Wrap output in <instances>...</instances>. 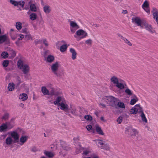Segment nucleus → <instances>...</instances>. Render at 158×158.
I'll list each match as a JSON object with an SVG mask.
<instances>
[{
	"label": "nucleus",
	"instance_id": "7",
	"mask_svg": "<svg viewBox=\"0 0 158 158\" xmlns=\"http://www.w3.org/2000/svg\"><path fill=\"white\" fill-rule=\"evenodd\" d=\"M60 109L64 110L66 113H69V106L68 104L66 103L62 102L60 104Z\"/></svg>",
	"mask_w": 158,
	"mask_h": 158
},
{
	"label": "nucleus",
	"instance_id": "58",
	"mask_svg": "<svg viewBox=\"0 0 158 158\" xmlns=\"http://www.w3.org/2000/svg\"><path fill=\"white\" fill-rule=\"evenodd\" d=\"M90 152V151L88 150H85L83 152V154L85 155L86 156Z\"/></svg>",
	"mask_w": 158,
	"mask_h": 158
},
{
	"label": "nucleus",
	"instance_id": "52",
	"mask_svg": "<svg viewBox=\"0 0 158 158\" xmlns=\"http://www.w3.org/2000/svg\"><path fill=\"white\" fill-rule=\"evenodd\" d=\"M31 36L29 34L26 35L25 36V38L26 40H29L31 38Z\"/></svg>",
	"mask_w": 158,
	"mask_h": 158
},
{
	"label": "nucleus",
	"instance_id": "43",
	"mask_svg": "<svg viewBox=\"0 0 158 158\" xmlns=\"http://www.w3.org/2000/svg\"><path fill=\"white\" fill-rule=\"evenodd\" d=\"M130 112L131 114H135L137 112L136 110V109H135V108L134 107L132 108L130 110Z\"/></svg>",
	"mask_w": 158,
	"mask_h": 158
},
{
	"label": "nucleus",
	"instance_id": "30",
	"mask_svg": "<svg viewBox=\"0 0 158 158\" xmlns=\"http://www.w3.org/2000/svg\"><path fill=\"white\" fill-rule=\"evenodd\" d=\"M15 85L13 83H9L8 86V89L9 91H12L14 89Z\"/></svg>",
	"mask_w": 158,
	"mask_h": 158
},
{
	"label": "nucleus",
	"instance_id": "11",
	"mask_svg": "<svg viewBox=\"0 0 158 158\" xmlns=\"http://www.w3.org/2000/svg\"><path fill=\"white\" fill-rule=\"evenodd\" d=\"M6 42L9 43L8 37L6 34L0 36V44Z\"/></svg>",
	"mask_w": 158,
	"mask_h": 158
},
{
	"label": "nucleus",
	"instance_id": "21",
	"mask_svg": "<svg viewBox=\"0 0 158 158\" xmlns=\"http://www.w3.org/2000/svg\"><path fill=\"white\" fill-rule=\"evenodd\" d=\"M41 91L44 95H49V90L47 89L46 87H42L41 88Z\"/></svg>",
	"mask_w": 158,
	"mask_h": 158
},
{
	"label": "nucleus",
	"instance_id": "8",
	"mask_svg": "<svg viewBox=\"0 0 158 158\" xmlns=\"http://www.w3.org/2000/svg\"><path fill=\"white\" fill-rule=\"evenodd\" d=\"M9 123L7 122H6L3 123L0 126V132H6L8 130V126H9Z\"/></svg>",
	"mask_w": 158,
	"mask_h": 158
},
{
	"label": "nucleus",
	"instance_id": "6",
	"mask_svg": "<svg viewBox=\"0 0 158 158\" xmlns=\"http://www.w3.org/2000/svg\"><path fill=\"white\" fill-rule=\"evenodd\" d=\"M69 111L74 115L77 116L78 113L77 108L72 105H70V107L69 108Z\"/></svg>",
	"mask_w": 158,
	"mask_h": 158
},
{
	"label": "nucleus",
	"instance_id": "54",
	"mask_svg": "<svg viewBox=\"0 0 158 158\" xmlns=\"http://www.w3.org/2000/svg\"><path fill=\"white\" fill-rule=\"evenodd\" d=\"M43 42L45 46H48V42L46 39H44L43 40Z\"/></svg>",
	"mask_w": 158,
	"mask_h": 158
},
{
	"label": "nucleus",
	"instance_id": "63",
	"mask_svg": "<svg viewBox=\"0 0 158 158\" xmlns=\"http://www.w3.org/2000/svg\"><path fill=\"white\" fill-rule=\"evenodd\" d=\"M143 9L145 11H146L147 13H150V10L149 9L148 7L144 8Z\"/></svg>",
	"mask_w": 158,
	"mask_h": 158
},
{
	"label": "nucleus",
	"instance_id": "13",
	"mask_svg": "<svg viewBox=\"0 0 158 158\" xmlns=\"http://www.w3.org/2000/svg\"><path fill=\"white\" fill-rule=\"evenodd\" d=\"M32 1L30 0L28 2L30 10L32 12H35L37 10L36 6L35 4L32 3Z\"/></svg>",
	"mask_w": 158,
	"mask_h": 158
},
{
	"label": "nucleus",
	"instance_id": "16",
	"mask_svg": "<svg viewBox=\"0 0 158 158\" xmlns=\"http://www.w3.org/2000/svg\"><path fill=\"white\" fill-rule=\"evenodd\" d=\"M27 139L28 137L27 136H22L19 139V142L20 143V145H23L27 141Z\"/></svg>",
	"mask_w": 158,
	"mask_h": 158
},
{
	"label": "nucleus",
	"instance_id": "48",
	"mask_svg": "<svg viewBox=\"0 0 158 158\" xmlns=\"http://www.w3.org/2000/svg\"><path fill=\"white\" fill-rule=\"evenodd\" d=\"M92 41L91 39H89L85 41V43L87 45H91L92 44Z\"/></svg>",
	"mask_w": 158,
	"mask_h": 158
},
{
	"label": "nucleus",
	"instance_id": "37",
	"mask_svg": "<svg viewBox=\"0 0 158 158\" xmlns=\"http://www.w3.org/2000/svg\"><path fill=\"white\" fill-rule=\"evenodd\" d=\"M132 131L133 132V133L131 135V138H134L137 135H138V132L136 130L133 129H132Z\"/></svg>",
	"mask_w": 158,
	"mask_h": 158
},
{
	"label": "nucleus",
	"instance_id": "39",
	"mask_svg": "<svg viewBox=\"0 0 158 158\" xmlns=\"http://www.w3.org/2000/svg\"><path fill=\"white\" fill-rule=\"evenodd\" d=\"M9 116V113L7 112H6L4 114V115L2 118L3 119H4L5 120H6L8 119Z\"/></svg>",
	"mask_w": 158,
	"mask_h": 158
},
{
	"label": "nucleus",
	"instance_id": "20",
	"mask_svg": "<svg viewBox=\"0 0 158 158\" xmlns=\"http://www.w3.org/2000/svg\"><path fill=\"white\" fill-rule=\"evenodd\" d=\"M121 39L123 41L125 44H127L128 45L130 46H132V44L126 38L124 37L123 36H121Z\"/></svg>",
	"mask_w": 158,
	"mask_h": 158
},
{
	"label": "nucleus",
	"instance_id": "5",
	"mask_svg": "<svg viewBox=\"0 0 158 158\" xmlns=\"http://www.w3.org/2000/svg\"><path fill=\"white\" fill-rule=\"evenodd\" d=\"M60 66V64L58 62H56L55 63L52 64L51 67V69L52 72L54 74L58 69Z\"/></svg>",
	"mask_w": 158,
	"mask_h": 158
},
{
	"label": "nucleus",
	"instance_id": "47",
	"mask_svg": "<svg viewBox=\"0 0 158 158\" xmlns=\"http://www.w3.org/2000/svg\"><path fill=\"white\" fill-rule=\"evenodd\" d=\"M10 3L13 5L15 6H18V2L15 0H10Z\"/></svg>",
	"mask_w": 158,
	"mask_h": 158
},
{
	"label": "nucleus",
	"instance_id": "23",
	"mask_svg": "<svg viewBox=\"0 0 158 158\" xmlns=\"http://www.w3.org/2000/svg\"><path fill=\"white\" fill-rule=\"evenodd\" d=\"M96 130L97 132L99 135H103L104 133H103L102 130L101 128L98 126H97L96 127Z\"/></svg>",
	"mask_w": 158,
	"mask_h": 158
},
{
	"label": "nucleus",
	"instance_id": "26",
	"mask_svg": "<svg viewBox=\"0 0 158 158\" xmlns=\"http://www.w3.org/2000/svg\"><path fill=\"white\" fill-rule=\"evenodd\" d=\"M62 100V98L58 96L57 97L56 100L53 103L55 105H57L58 106H59L60 104L61 103H60L61 101Z\"/></svg>",
	"mask_w": 158,
	"mask_h": 158
},
{
	"label": "nucleus",
	"instance_id": "50",
	"mask_svg": "<svg viewBox=\"0 0 158 158\" xmlns=\"http://www.w3.org/2000/svg\"><path fill=\"white\" fill-rule=\"evenodd\" d=\"M139 109L136 108V110L137 111V112H138L139 113H141V114L142 113V112H143V108L142 107H139Z\"/></svg>",
	"mask_w": 158,
	"mask_h": 158
},
{
	"label": "nucleus",
	"instance_id": "42",
	"mask_svg": "<svg viewBox=\"0 0 158 158\" xmlns=\"http://www.w3.org/2000/svg\"><path fill=\"white\" fill-rule=\"evenodd\" d=\"M84 118L87 120L91 121L92 119V117L89 115H85L84 116Z\"/></svg>",
	"mask_w": 158,
	"mask_h": 158
},
{
	"label": "nucleus",
	"instance_id": "3",
	"mask_svg": "<svg viewBox=\"0 0 158 158\" xmlns=\"http://www.w3.org/2000/svg\"><path fill=\"white\" fill-rule=\"evenodd\" d=\"M107 100L109 102L110 106L114 107H116V103L119 101V99L112 96H107L106 97Z\"/></svg>",
	"mask_w": 158,
	"mask_h": 158
},
{
	"label": "nucleus",
	"instance_id": "24",
	"mask_svg": "<svg viewBox=\"0 0 158 158\" xmlns=\"http://www.w3.org/2000/svg\"><path fill=\"white\" fill-rule=\"evenodd\" d=\"M61 146L64 150L68 151L70 149V148L68 146L66 143L64 142L61 143Z\"/></svg>",
	"mask_w": 158,
	"mask_h": 158
},
{
	"label": "nucleus",
	"instance_id": "56",
	"mask_svg": "<svg viewBox=\"0 0 158 158\" xmlns=\"http://www.w3.org/2000/svg\"><path fill=\"white\" fill-rule=\"evenodd\" d=\"M54 94V90L53 88H52L49 93V95H53Z\"/></svg>",
	"mask_w": 158,
	"mask_h": 158
},
{
	"label": "nucleus",
	"instance_id": "40",
	"mask_svg": "<svg viewBox=\"0 0 158 158\" xmlns=\"http://www.w3.org/2000/svg\"><path fill=\"white\" fill-rule=\"evenodd\" d=\"M16 52L15 51L11 50L10 51L9 54L11 55V58H13L16 56Z\"/></svg>",
	"mask_w": 158,
	"mask_h": 158
},
{
	"label": "nucleus",
	"instance_id": "28",
	"mask_svg": "<svg viewBox=\"0 0 158 158\" xmlns=\"http://www.w3.org/2000/svg\"><path fill=\"white\" fill-rule=\"evenodd\" d=\"M28 98L27 95L25 93L20 94L19 96V98L22 99L23 101L27 100Z\"/></svg>",
	"mask_w": 158,
	"mask_h": 158
},
{
	"label": "nucleus",
	"instance_id": "32",
	"mask_svg": "<svg viewBox=\"0 0 158 158\" xmlns=\"http://www.w3.org/2000/svg\"><path fill=\"white\" fill-rule=\"evenodd\" d=\"M140 116L142 120L145 123H147V120L145 116V115L143 112H142Z\"/></svg>",
	"mask_w": 158,
	"mask_h": 158
},
{
	"label": "nucleus",
	"instance_id": "25",
	"mask_svg": "<svg viewBox=\"0 0 158 158\" xmlns=\"http://www.w3.org/2000/svg\"><path fill=\"white\" fill-rule=\"evenodd\" d=\"M37 14L34 13H31L29 15V18L32 20H34L37 18Z\"/></svg>",
	"mask_w": 158,
	"mask_h": 158
},
{
	"label": "nucleus",
	"instance_id": "17",
	"mask_svg": "<svg viewBox=\"0 0 158 158\" xmlns=\"http://www.w3.org/2000/svg\"><path fill=\"white\" fill-rule=\"evenodd\" d=\"M44 153L46 156L49 158H52L55 155L53 152H51L47 151L46 150H44Z\"/></svg>",
	"mask_w": 158,
	"mask_h": 158
},
{
	"label": "nucleus",
	"instance_id": "35",
	"mask_svg": "<svg viewBox=\"0 0 158 158\" xmlns=\"http://www.w3.org/2000/svg\"><path fill=\"white\" fill-rule=\"evenodd\" d=\"M67 48L66 44H63L60 47V50L61 52H63L66 50Z\"/></svg>",
	"mask_w": 158,
	"mask_h": 158
},
{
	"label": "nucleus",
	"instance_id": "4",
	"mask_svg": "<svg viewBox=\"0 0 158 158\" xmlns=\"http://www.w3.org/2000/svg\"><path fill=\"white\" fill-rule=\"evenodd\" d=\"M48 52V51H47L44 52V57L46 62L51 63L54 61V57L53 56L51 55H48L47 57H46V54Z\"/></svg>",
	"mask_w": 158,
	"mask_h": 158
},
{
	"label": "nucleus",
	"instance_id": "41",
	"mask_svg": "<svg viewBox=\"0 0 158 158\" xmlns=\"http://www.w3.org/2000/svg\"><path fill=\"white\" fill-rule=\"evenodd\" d=\"M101 148L106 150H108L109 149V147L107 144L104 143V144L101 146Z\"/></svg>",
	"mask_w": 158,
	"mask_h": 158
},
{
	"label": "nucleus",
	"instance_id": "51",
	"mask_svg": "<svg viewBox=\"0 0 158 158\" xmlns=\"http://www.w3.org/2000/svg\"><path fill=\"white\" fill-rule=\"evenodd\" d=\"M122 117L120 116L118 118L117 120V121L118 122L119 124H120L122 121Z\"/></svg>",
	"mask_w": 158,
	"mask_h": 158
},
{
	"label": "nucleus",
	"instance_id": "9",
	"mask_svg": "<svg viewBox=\"0 0 158 158\" xmlns=\"http://www.w3.org/2000/svg\"><path fill=\"white\" fill-rule=\"evenodd\" d=\"M143 23L146 30L152 33H153L155 31L152 29V26L151 25L148 24L146 21L145 22Z\"/></svg>",
	"mask_w": 158,
	"mask_h": 158
},
{
	"label": "nucleus",
	"instance_id": "29",
	"mask_svg": "<svg viewBox=\"0 0 158 158\" xmlns=\"http://www.w3.org/2000/svg\"><path fill=\"white\" fill-rule=\"evenodd\" d=\"M13 140L11 137H8L6 139V144L9 145L12 144Z\"/></svg>",
	"mask_w": 158,
	"mask_h": 158
},
{
	"label": "nucleus",
	"instance_id": "61",
	"mask_svg": "<svg viewBox=\"0 0 158 158\" xmlns=\"http://www.w3.org/2000/svg\"><path fill=\"white\" fill-rule=\"evenodd\" d=\"M98 143L102 145V146L103 145V144H104V143L103 142V141L102 140L99 139L98 140Z\"/></svg>",
	"mask_w": 158,
	"mask_h": 158
},
{
	"label": "nucleus",
	"instance_id": "36",
	"mask_svg": "<svg viewBox=\"0 0 158 158\" xmlns=\"http://www.w3.org/2000/svg\"><path fill=\"white\" fill-rule=\"evenodd\" d=\"M116 86L120 89H123L124 88L123 84L119 82L116 84Z\"/></svg>",
	"mask_w": 158,
	"mask_h": 158
},
{
	"label": "nucleus",
	"instance_id": "53",
	"mask_svg": "<svg viewBox=\"0 0 158 158\" xmlns=\"http://www.w3.org/2000/svg\"><path fill=\"white\" fill-rule=\"evenodd\" d=\"M38 151V149L35 147H33L32 148L31 151L33 152H36Z\"/></svg>",
	"mask_w": 158,
	"mask_h": 158
},
{
	"label": "nucleus",
	"instance_id": "33",
	"mask_svg": "<svg viewBox=\"0 0 158 158\" xmlns=\"http://www.w3.org/2000/svg\"><path fill=\"white\" fill-rule=\"evenodd\" d=\"M135 97V98H133L131 100L130 104L131 105H133L138 100V98L136 97L135 95L134 96Z\"/></svg>",
	"mask_w": 158,
	"mask_h": 158
},
{
	"label": "nucleus",
	"instance_id": "31",
	"mask_svg": "<svg viewBox=\"0 0 158 158\" xmlns=\"http://www.w3.org/2000/svg\"><path fill=\"white\" fill-rule=\"evenodd\" d=\"M15 26L17 29L19 31L23 27L22 23L19 22L16 23Z\"/></svg>",
	"mask_w": 158,
	"mask_h": 158
},
{
	"label": "nucleus",
	"instance_id": "46",
	"mask_svg": "<svg viewBox=\"0 0 158 158\" xmlns=\"http://www.w3.org/2000/svg\"><path fill=\"white\" fill-rule=\"evenodd\" d=\"M18 5L22 7L23 8L24 6L25 2L23 1H20L18 2Z\"/></svg>",
	"mask_w": 158,
	"mask_h": 158
},
{
	"label": "nucleus",
	"instance_id": "27",
	"mask_svg": "<svg viewBox=\"0 0 158 158\" xmlns=\"http://www.w3.org/2000/svg\"><path fill=\"white\" fill-rule=\"evenodd\" d=\"M117 106L120 108L125 109V106L124 103L123 102H120L119 101L117 102Z\"/></svg>",
	"mask_w": 158,
	"mask_h": 158
},
{
	"label": "nucleus",
	"instance_id": "64",
	"mask_svg": "<svg viewBox=\"0 0 158 158\" xmlns=\"http://www.w3.org/2000/svg\"><path fill=\"white\" fill-rule=\"evenodd\" d=\"M10 36L11 38V39L13 40H15L16 38V37L15 36H13L12 35V33H10Z\"/></svg>",
	"mask_w": 158,
	"mask_h": 158
},
{
	"label": "nucleus",
	"instance_id": "14",
	"mask_svg": "<svg viewBox=\"0 0 158 158\" xmlns=\"http://www.w3.org/2000/svg\"><path fill=\"white\" fill-rule=\"evenodd\" d=\"M64 71L63 69H58L54 74L57 77H60L64 75Z\"/></svg>",
	"mask_w": 158,
	"mask_h": 158
},
{
	"label": "nucleus",
	"instance_id": "38",
	"mask_svg": "<svg viewBox=\"0 0 158 158\" xmlns=\"http://www.w3.org/2000/svg\"><path fill=\"white\" fill-rule=\"evenodd\" d=\"M9 64V61L7 60H3L2 64L4 67H7Z\"/></svg>",
	"mask_w": 158,
	"mask_h": 158
},
{
	"label": "nucleus",
	"instance_id": "59",
	"mask_svg": "<svg viewBox=\"0 0 158 158\" xmlns=\"http://www.w3.org/2000/svg\"><path fill=\"white\" fill-rule=\"evenodd\" d=\"M6 135H1L0 137V139L1 140L4 139L6 136Z\"/></svg>",
	"mask_w": 158,
	"mask_h": 158
},
{
	"label": "nucleus",
	"instance_id": "45",
	"mask_svg": "<svg viewBox=\"0 0 158 158\" xmlns=\"http://www.w3.org/2000/svg\"><path fill=\"white\" fill-rule=\"evenodd\" d=\"M125 92L128 95L131 96L132 95V93L131 91L128 88L126 89Z\"/></svg>",
	"mask_w": 158,
	"mask_h": 158
},
{
	"label": "nucleus",
	"instance_id": "60",
	"mask_svg": "<svg viewBox=\"0 0 158 158\" xmlns=\"http://www.w3.org/2000/svg\"><path fill=\"white\" fill-rule=\"evenodd\" d=\"M8 123H9V126H8V130H10L11 128H13V125L11 124L10 123L7 122Z\"/></svg>",
	"mask_w": 158,
	"mask_h": 158
},
{
	"label": "nucleus",
	"instance_id": "44",
	"mask_svg": "<svg viewBox=\"0 0 158 158\" xmlns=\"http://www.w3.org/2000/svg\"><path fill=\"white\" fill-rule=\"evenodd\" d=\"M148 7L149 4L148 2L146 0L144 1L143 4L142 5V7L143 8H144Z\"/></svg>",
	"mask_w": 158,
	"mask_h": 158
},
{
	"label": "nucleus",
	"instance_id": "1",
	"mask_svg": "<svg viewBox=\"0 0 158 158\" xmlns=\"http://www.w3.org/2000/svg\"><path fill=\"white\" fill-rule=\"evenodd\" d=\"M17 65L19 68L22 69L23 73L25 74H27L29 70V67L28 65L25 64H23V61L19 60L17 62Z\"/></svg>",
	"mask_w": 158,
	"mask_h": 158
},
{
	"label": "nucleus",
	"instance_id": "57",
	"mask_svg": "<svg viewBox=\"0 0 158 158\" xmlns=\"http://www.w3.org/2000/svg\"><path fill=\"white\" fill-rule=\"evenodd\" d=\"M92 127V126L91 125H88L86 127V128L88 131H89L90 130H91Z\"/></svg>",
	"mask_w": 158,
	"mask_h": 158
},
{
	"label": "nucleus",
	"instance_id": "49",
	"mask_svg": "<svg viewBox=\"0 0 158 158\" xmlns=\"http://www.w3.org/2000/svg\"><path fill=\"white\" fill-rule=\"evenodd\" d=\"M39 23L40 24V26L43 27L44 26V21L43 20L42 17H41V19L39 21Z\"/></svg>",
	"mask_w": 158,
	"mask_h": 158
},
{
	"label": "nucleus",
	"instance_id": "55",
	"mask_svg": "<svg viewBox=\"0 0 158 158\" xmlns=\"http://www.w3.org/2000/svg\"><path fill=\"white\" fill-rule=\"evenodd\" d=\"M42 42V40H35L34 43L36 45L37 44L39 43H41Z\"/></svg>",
	"mask_w": 158,
	"mask_h": 158
},
{
	"label": "nucleus",
	"instance_id": "62",
	"mask_svg": "<svg viewBox=\"0 0 158 158\" xmlns=\"http://www.w3.org/2000/svg\"><path fill=\"white\" fill-rule=\"evenodd\" d=\"M77 29H76V28H71L70 29V31H71V32L72 33H74L75 32V31H76V30H77Z\"/></svg>",
	"mask_w": 158,
	"mask_h": 158
},
{
	"label": "nucleus",
	"instance_id": "22",
	"mask_svg": "<svg viewBox=\"0 0 158 158\" xmlns=\"http://www.w3.org/2000/svg\"><path fill=\"white\" fill-rule=\"evenodd\" d=\"M110 81L114 84H116L119 82L118 78L115 76H113L110 78Z\"/></svg>",
	"mask_w": 158,
	"mask_h": 158
},
{
	"label": "nucleus",
	"instance_id": "10",
	"mask_svg": "<svg viewBox=\"0 0 158 158\" xmlns=\"http://www.w3.org/2000/svg\"><path fill=\"white\" fill-rule=\"evenodd\" d=\"M11 135L14 139L15 143L18 142L19 139V135L17 132L15 131L11 132Z\"/></svg>",
	"mask_w": 158,
	"mask_h": 158
},
{
	"label": "nucleus",
	"instance_id": "15",
	"mask_svg": "<svg viewBox=\"0 0 158 158\" xmlns=\"http://www.w3.org/2000/svg\"><path fill=\"white\" fill-rule=\"evenodd\" d=\"M68 21L70 23V26L72 28H76V29L80 28L79 26L75 22L71 21L69 19Z\"/></svg>",
	"mask_w": 158,
	"mask_h": 158
},
{
	"label": "nucleus",
	"instance_id": "2",
	"mask_svg": "<svg viewBox=\"0 0 158 158\" xmlns=\"http://www.w3.org/2000/svg\"><path fill=\"white\" fill-rule=\"evenodd\" d=\"M88 36V33L84 30L80 29L78 30L74 35L75 38L77 39V40L85 38Z\"/></svg>",
	"mask_w": 158,
	"mask_h": 158
},
{
	"label": "nucleus",
	"instance_id": "18",
	"mask_svg": "<svg viewBox=\"0 0 158 158\" xmlns=\"http://www.w3.org/2000/svg\"><path fill=\"white\" fill-rule=\"evenodd\" d=\"M70 52L72 53V58L73 60H75L76 58L77 53L75 50L73 48H71L70 49Z\"/></svg>",
	"mask_w": 158,
	"mask_h": 158
},
{
	"label": "nucleus",
	"instance_id": "12",
	"mask_svg": "<svg viewBox=\"0 0 158 158\" xmlns=\"http://www.w3.org/2000/svg\"><path fill=\"white\" fill-rule=\"evenodd\" d=\"M143 21L139 17H133L132 19V23L137 24V26L140 25V23Z\"/></svg>",
	"mask_w": 158,
	"mask_h": 158
},
{
	"label": "nucleus",
	"instance_id": "34",
	"mask_svg": "<svg viewBox=\"0 0 158 158\" xmlns=\"http://www.w3.org/2000/svg\"><path fill=\"white\" fill-rule=\"evenodd\" d=\"M1 56L4 59H6L8 57L9 54L7 52L4 51L2 53Z\"/></svg>",
	"mask_w": 158,
	"mask_h": 158
},
{
	"label": "nucleus",
	"instance_id": "19",
	"mask_svg": "<svg viewBox=\"0 0 158 158\" xmlns=\"http://www.w3.org/2000/svg\"><path fill=\"white\" fill-rule=\"evenodd\" d=\"M43 10L44 12L46 14H48L51 11L50 7L49 5H45L43 7Z\"/></svg>",
	"mask_w": 158,
	"mask_h": 158
}]
</instances>
